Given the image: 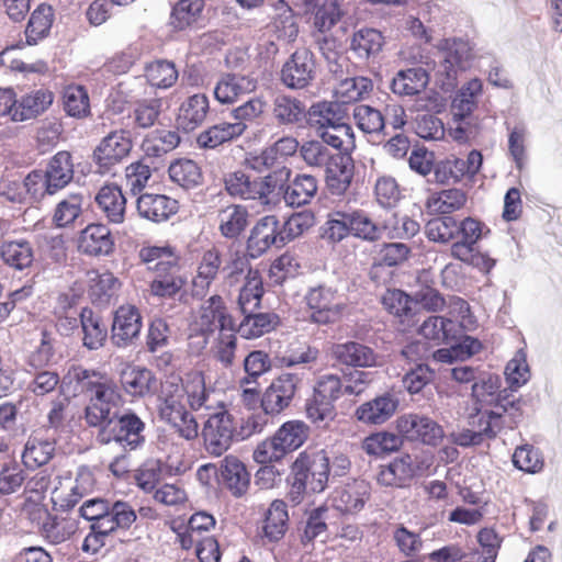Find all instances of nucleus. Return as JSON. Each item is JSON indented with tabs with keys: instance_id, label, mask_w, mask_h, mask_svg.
<instances>
[{
	"instance_id": "9b49d317",
	"label": "nucleus",
	"mask_w": 562,
	"mask_h": 562,
	"mask_svg": "<svg viewBox=\"0 0 562 562\" xmlns=\"http://www.w3.org/2000/svg\"><path fill=\"white\" fill-rule=\"evenodd\" d=\"M133 148L131 133L116 130L104 136L93 150V160L103 172L125 159Z\"/></svg>"
},
{
	"instance_id": "0e129e2a",
	"label": "nucleus",
	"mask_w": 562,
	"mask_h": 562,
	"mask_svg": "<svg viewBox=\"0 0 562 562\" xmlns=\"http://www.w3.org/2000/svg\"><path fill=\"white\" fill-rule=\"evenodd\" d=\"M289 453L299 449L308 438V426L302 420H289L274 434Z\"/></svg>"
},
{
	"instance_id": "4be33fe9",
	"label": "nucleus",
	"mask_w": 562,
	"mask_h": 562,
	"mask_svg": "<svg viewBox=\"0 0 562 562\" xmlns=\"http://www.w3.org/2000/svg\"><path fill=\"white\" fill-rule=\"evenodd\" d=\"M94 201L109 223L122 224L124 222L126 199L117 186H103L97 193Z\"/></svg>"
},
{
	"instance_id": "680f3d73",
	"label": "nucleus",
	"mask_w": 562,
	"mask_h": 562,
	"mask_svg": "<svg viewBox=\"0 0 562 562\" xmlns=\"http://www.w3.org/2000/svg\"><path fill=\"white\" fill-rule=\"evenodd\" d=\"M170 179L182 188H193L200 184L202 171L192 159L181 158L173 161L168 169Z\"/></svg>"
},
{
	"instance_id": "69168bd1",
	"label": "nucleus",
	"mask_w": 562,
	"mask_h": 562,
	"mask_svg": "<svg viewBox=\"0 0 562 562\" xmlns=\"http://www.w3.org/2000/svg\"><path fill=\"white\" fill-rule=\"evenodd\" d=\"M482 348L481 342L471 337L465 336L460 344L453 345L450 348L438 349L434 352L432 357L436 361L442 363H452L457 360H465Z\"/></svg>"
},
{
	"instance_id": "9d476101",
	"label": "nucleus",
	"mask_w": 562,
	"mask_h": 562,
	"mask_svg": "<svg viewBox=\"0 0 562 562\" xmlns=\"http://www.w3.org/2000/svg\"><path fill=\"white\" fill-rule=\"evenodd\" d=\"M396 429L408 440L434 447L438 446L445 437V431L437 422L420 414L400 416L396 419Z\"/></svg>"
},
{
	"instance_id": "774afa93",
	"label": "nucleus",
	"mask_w": 562,
	"mask_h": 562,
	"mask_svg": "<svg viewBox=\"0 0 562 562\" xmlns=\"http://www.w3.org/2000/svg\"><path fill=\"white\" fill-rule=\"evenodd\" d=\"M425 234L434 243L447 244L458 236V221L452 216L435 217L425 225Z\"/></svg>"
},
{
	"instance_id": "3c124183",
	"label": "nucleus",
	"mask_w": 562,
	"mask_h": 562,
	"mask_svg": "<svg viewBox=\"0 0 562 562\" xmlns=\"http://www.w3.org/2000/svg\"><path fill=\"white\" fill-rule=\"evenodd\" d=\"M204 0H179L170 13V25L183 31L194 25L201 18Z\"/></svg>"
},
{
	"instance_id": "13d9d810",
	"label": "nucleus",
	"mask_w": 562,
	"mask_h": 562,
	"mask_svg": "<svg viewBox=\"0 0 562 562\" xmlns=\"http://www.w3.org/2000/svg\"><path fill=\"white\" fill-rule=\"evenodd\" d=\"M308 123L316 134L328 130L342 122V116L338 112V105L330 102H318L313 104L308 112Z\"/></svg>"
},
{
	"instance_id": "6ab92c4d",
	"label": "nucleus",
	"mask_w": 562,
	"mask_h": 562,
	"mask_svg": "<svg viewBox=\"0 0 562 562\" xmlns=\"http://www.w3.org/2000/svg\"><path fill=\"white\" fill-rule=\"evenodd\" d=\"M78 248L90 256H105L114 248L109 227L101 223L89 224L80 232Z\"/></svg>"
},
{
	"instance_id": "f257e3e1",
	"label": "nucleus",
	"mask_w": 562,
	"mask_h": 562,
	"mask_svg": "<svg viewBox=\"0 0 562 562\" xmlns=\"http://www.w3.org/2000/svg\"><path fill=\"white\" fill-rule=\"evenodd\" d=\"M195 380H200L203 393H211L213 390L206 389L205 378L201 371L189 372L186 380L180 383L177 380H167L161 384L158 395V415L160 419L167 423L175 432L187 441L195 440L199 437V424L195 417L186 406L184 398L191 408V391L195 390Z\"/></svg>"
},
{
	"instance_id": "72a5a7b5",
	"label": "nucleus",
	"mask_w": 562,
	"mask_h": 562,
	"mask_svg": "<svg viewBox=\"0 0 562 562\" xmlns=\"http://www.w3.org/2000/svg\"><path fill=\"white\" fill-rule=\"evenodd\" d=\"M0 257L10 268L23 271L32 266L34 249L26 239L8 240L0 246Z\"/></svg>"
},
{
	"instance_id": "0eeeda50",
	"label": "nucleus",
	"mask_w": 562,
	"mask_h": 562,
	"mask_svg": "<svg viewBox=\"0 0 562 562\" xmlns=\"http://www.w3.org/2000/svg\"><path fill=\"white\" fill-rule=\"evenodd\" d=\"M291 470L293 475L308 480L312 492L321 493L326 488L330 475L329 453L324 449H306L299 453Z\"/></svg>"
},
{
	"instance_id": "423d86ee",
	"label": "nucleus",
	"mask_w": 562,
	"mask_h": 562,
	"mask_svg": "<svg viewBox=\"0 0 562 562\" xmlns=\"http://www.w3.org/2000/svg\"><path fill=\"white\" fill-rule=\"evenodd\" d=\"M216 329H220V331H235V322L223 297L212 295L205 300L194 313L190 323V330L204 335H213Z\"/></svg>"
},
{
	"instance_id": "7ed1b4c3",
	"label": "nucleus",
	"mask_w": 562,
	"mask_h": 562,
	"mask_svg": "<svg viewBox=\"0 0 562 562\" xmlns=\"http://www.w3.org/2000/svg\"><path fill=\"white\" fill-rule=\"evenodd\" d=\"M70 381H77L81 390L90 394L86 407V420L89 426H111L114 416L121 412L122 396L113 381L97 371L81 366H72L67 373Z\"/></svg>"
},
{
	"instance_id": "c03bdc74",
	"label": "nucleus",
	"mask_w": 562,
	"mask_h": 562,
	"mask_svg": "<svg viewBox=\"0 0 562 562\" xmlns=\"http://www.w3.org/2000/svg\"><path fill=\"white\" fill-rule=\"evenodd\" d=\"M238 326L235 325V333L243 338L254 339L271 331L278 323V316L272 313H245Z\"/></svg>"
},
{
	"instance_id": "cd10ccee",
	"label": "nucleus",
	"mask_w": 562,
	"mask_h": 562,
	"mask_svg": "<svg viewBox=\"0 0 562 562\" xmlns=\"http://www.w3.org/2000/svg\"><path fill=\"white\" fill-rule=\"evenodd\" d=\"M353 177L351 158L335 155L326 165V184L333 194L340 195L350 187Z\"/></svg>"
},
{
	"instance_id": "864d4df0",
	"label": "nucleus",
	"mask_w": 562,
	"mask_h": 562,
	"mask_svg": "<svg viewBox=\"0 0 562 562\" xmlns=\"http://www.w3.org/2000/svg\"><path fill=\"white\" fill-rule=\"evenodd\" d=\"M373 89L372 80L367 77H352L341 80L335 87L337 102L351 103L367 98Z\"/></svg>"
},
{
	"instance_id": "6e6d98bb",
	"label": "nucleus",
	"mask_w": 562,
	"mask_h": 562,
	"mask_svg": "<svg viewBox=\"0 0 562 562\" xmlns=\"http://www.w3.org/2000/svg\"><path fill=\"white\" fill-rule=\"evenodd\" d=\"M465 193L460 189H447L430 195L426 206L431 213L450 214L464 206Z\"/></svg>"
},
{
	"instance_id": "5701e85b",
	"label": "nucleus",
	"mask_w": 562,
	"mask_h": 562,
	"mask_svg": "<svg viewBox=\"0 0 562 562\" xmlns=\"http://www.w3.org/2000/svg\"><path fill=\"white\" fill-rule=\"evenodd\" d=\"M271 19L267 31L276 35L278 40L294 41L299 34V26L291 7L284 0H277L271 4Z\"/></svg>"
},
{
	"instance_id": "2f4dec72",
	"label": "nucleus",
	"mask_w": 562,
	"mask_h": 562,
	"mask_svg": "<svg viewBox=\"0 0 562 562\" xmlns=\"http://www.w3.org/2000/svg\"><path fill=\"white\" fill-rule=\"evenodd\" d=\"M247 124L241 122H220L199 134L196 142L200 147L215 148L244 134Z\"/></svg>"
},
{
	"instance_id": "09e8293b",
	"label": "nucleus",
	"mask_w": 562,
	"mask_h": 562,
	"mask_svg": "<svg viewBox=\"0 0 562 562\" xmlns=\"http://www.w3.org/2000/svg\"><path fill=\"white\" fill-rule=\"evenodd\" d=\"M80 323L83 333V346L89 350L101 348L106 340L108 330L100 317L94 315L91 310L83 308L80 313Z\"/></svg>"
},
{
	"instance_id": "052dcab7",
	"label": "nucleus",
	"mask_w": 562,
	"mask_h": 562,
	"mask_svg": "<svg viewBox=\"0 0 562 562\" xmlns=\"http://www.w3.org/2000/svg\"><path fill=\"white\" fill-rule=\"evenodd\" d=\"M402 446V435L390 431H376L366 437L361 447L370 456H382L397 451Z\"/></svg>"
},
{
	"instance_id": "6e6552de",
	"label": "nucleus",
	"mask_w": 562,
	"mask_h": 562,
	"mask_svg": "<svg viewBox=\"0 0 562 562\" xmlns=\"http://www.w3.org/2000/svg\"><path fill=\"white\" fill-rule=\"evenodd\" d=\"M301 382L302 376L297 373L285 372L277 376L262 394L263 413L274 416L288 408Z\"/></svg>"
},
{
	"instance_id": "f8f14e48",
	"label": "nucleus",
	"mask_w": 562,
	"mask_h": 562,
	"mask_svg": "<svg viewBox=\"0 0 562 562\" xmlns=\"http://www.w3.org/2000/svg\"><path fill=\"white\" fill-rule=\"evenodd\" d=\"M316 66L313 54L305 49L295 50L281 69V81L290 89H303L314 79Z\"/></svg>"
},
{
	"instance_id": "f3484780",
	"label": "nucleus",
	"mask_w": 562,
	"mask_h": 562,
	"mask_svg": "<svg viewBox=\"0 0 562 562\" xmlns=\"http://www.w3.org/2000/svg\"><path fill=\"white\" fill-rule=\"evenodd\" d=\"M140 328L142 317L138 311L131 305L121 306L114 314L111 339L115 346L126 347L138 337Z\"/></svg>"
},
{
	"instance_id": "58836bf2",
	"label": "nucleus",
	"mask_w": 562,
	"mask_h": 562,
	"mask_svg": "<svg viewBox=\"0 0 562 562\" xmlns=\"http://www.w3.org/2000/svg\"><path fill=\"white\" fill-rule=\"evenodd\" d=\"M55 440L37 436L30 437L22 452L23 464L33 470L47 464L55 454Z\"/></svg>"
},
{
	"instance_id": "f03ea898",
	"label": "nucleus",
	"mask_w": 562,
	"mask_h": 562,
	"mask_svg": "<svg viewBox=\"0 0 562 562\" xmlns=\"http://www.w3.org/2000/svg\"><path fill=\"white\" fill-rule=\"evenodd\" d=\"M194 387L190 395L191 411L207 417L201 431L204 448L210 454L220 457L229 449L235 439L238 440L235 416L216 397L214 391L203 393L200 380H195Z\"/></svg>"
},
{
	"instance_id": "7c9ffc66",
	"label": "nucleus",
	"mask_w": 562,
	"mask_h": 562,
	"mask_svg": "<svg viewBox=\"0 0 562 562\" xmlns=\"http://www.w3.org/2000/svg\"><path fill=\"white\" fill-rule=\"evenodd\" d=\"M53 191L56 193L68 186L74 178V164L69 151L56 153L43 170Z\"/></svg>"
},
{
	"instance_id": "f704fd0d",
	"label": "nucleus",
	"mask_w": 562,
	"mask_h": 562,
	"mask_svg": "<svg viewBox=\"0 0 562 562\" xmlns=\"http://www.w3.org/2000/svg\"><path fill=\"white\" fill-rule=\"evenodd\" d=\"M121 383L125 392L132 396H145L157 389L155 374L142 367L127 368L122 372Z\"/></svg>"
},
{
	"instance_id": "4468645a",
	"label": "nucleus",
	"mask_w": 562,
	"mask_h": 562,
	"mask_svg": "<svg viewBox=\"0 0 562 562\" xmlns=\"http://www.w3.org/2000/svg\"><path fill=\"white\" fill-rule=\"evenodd\" d=\"M112 431L114 441L134 450L145 441V423L131 409H123L114 416Z\"/></svg>"
},
{
	"instance_id": "79ce46f5",
	"label": "nucleus",
	"mask_w": 562,
	"mask_h": 562,
	"mask_svg": "<svg viewBox=\"0 0 562 562\" xmlns=\"http://www.w3.org/2000/svg\"><path fill=\"white\" fill-rule=\"evenodd\" d=\"M272 114L282 125H296L306 116V109L302 101L286 94H278L273 100Z\"/></svg>"
},
{
	"instance_id": "603ef678",
	"label": "nucleus",
	"mask_w": 562,
	"mask_h": 562,
	"mask_svg": "<svg viewBox=\"0 0 562 562\" xmlns=\"http://www.w3.org/2000/svg\"><path fill=\"white\" fill-rule=\"evenodd\" d=\"M317 192V181L313 176L299 175L286 187L284 201L291 206L307 204Z\"/></svg>"
},
{
	"instance_id": "c756f323",
	"label": "nucleus",
	"mask_w": 562,
	"mask_h": 562,
	"mask_svg": "<svg viewBox=\"0 0 562 562\" xmlns=\"http://www.w3.org/2000/svg\"><path fill=\"white\" fill-rule=\"evenodd\" d=\"M221 265V254L216 248H211L202 255L196 276L192 281L194 296H204L206 294L220 271Z\"/></svg>"
},
{
	"instance_id": "ddd939ff",
	"label": "nucleus",
	"mask_w": 562,
	"mask_h": 562,
	"mask_svg": "<svg viewBox=\"0 0 562 562\" xmlns=\"http://www.w3.org/2000/svg\"><path fill=\"white\" fill-rule=\"evenodd\" d=\"M285 237L279 231V221L274 215H267L260 218L252 227L247 241V249L252 258L260 257L271 246H283Z\"/></svg>"
},
{
	"instance_id": "c85d7f7f",
	"label": "nucleus",
	"mask_w": 562,
	"mask_h": 562,
	"mask_svg": "<svg viewBox=\"0 0 562 562\" xmlns=\"http://www.w3.org/2000/svg\"><path fill=\"white\" fill-rule=\"evenodd\" d=\"M289 528L288 506L282 499H274L270 503L265 513L262 533L269 542L280 541Z\"/></svg>"
},
{
	"instance_id": "de8ad7c7",
	"label": "nucleus",
	"mask_w": 562,
	"mask_h": 562,
	"mask_svg": "<svg viewBox=\"0 0 562 562\" xmlns=\"http://www.w3.org/2000/svg\"><path fill=\"white\" fill-rule=\"evenodd\" d=\"M383 234L390 239H409L420 231L419 223L407 214L392 212L382 222Z\"/></svg>"
},
{
	"instance_id": "37998d69",
	"label": "nucleus",
	"mask_w": 562,
	"mask_h": 562,
	"mask_svg": "<svg viewBox=\"0 0 562 562\" xmlns=\"http://www.w3.org/2000/svg\"><path fill=\"white\" fill-rule=\"evenodd\" d=\"M300 144L295 137L284 136L272 146L267 147L258 157H255L251 167L261 170L262 167H272L280 158H288L300 150Z\"/></svg>"
},
{
	"instance_id": "a19ab883",
	"label": "nucleus",
	"mask_w": 562,
	"mask_h": 562,
	"mask_svg": "<svg viewBox=\"0 0 562 562\" xmlns=\"http://www.w3.org/2000/svg\"><path fill=\"white\" fill-rule=\"evenodd\" d=\"M475 414L469 417V425L482 435L483 441L495 438L504 428V416L495 407H475Z\"/></svg>"
},
{
	"instance_id": "39448f33",
	"label": "nucleus",
	"mask_w": 562,
	"mask_h": 562,
	"mask_svg": "<svg viewBox=\"0 0 562 562\" xmlns=\"http://www.w3.org/2000/svg\"><path fill=\"white\" fill-rule=\"evenodd\" d=\"M441 55L437 68V76L443 89L456 86L460 72L470 68L474 58L473 47L462 38H442L436 45Z\"/></svg>"
},
{
	"instance_id": "473e14b6",
	"label": "nucleus",
	"mask_w": 562,
	"mask_h": 562,
	"mask_svg": "<svg viewBox=\"0 0 562 562\" xmlns=\"http://www.w3.org/2000/svg\"><path fill=\"white\" fill-rule=\"evenodd\" d=\"M54 94L48 89H38L16 101V109L12 112L13 121H25L45 112L53 103Z\"/></svg>"
},
{
	"instance_id": "e433bc0d",
	"label": "nucleus",
	"mask_w": 562,
	"mask_h": 562,
	"mask_svg": "<svg viewBox=\"0 0 562 562\" xmlns=\"http://www.w3.org/2000/svg\"><path fill=\"white\" fill-rule=\"evenodd\" d=\"M483 83L480 79H471L457 92L452 100L453 121H463L476 108L477 98L482 94Z\"/></svg>"
},
{
	"instance_id": "393cba45",
	"label": "nucleus",
	"mask_w": 562,
	"mask_h": 562,
	"mask_svg": "<svg viewBox=\"0 0 562 562\" xmlns=\"http://www.w3.org/2000/svg\"><path fill=\"white\" fill-rule=\"evenodd\" d=\"M415 474L416 465L412 456L403 454L381 467L378 482L384 486L402 487L408 484Z\"/></svg>"
},
{
	"instance_id": "dca6fc26",
	"label": "nucleus",
	"mask_w": 562,
	"mask_h": 562,
	"mask_svg": "<svg viewBox=\"0 0 562 562\" xmlns=\"http://www.w3.org/2000/svg\"><path fill=\"white\" fill-rule=\"evenodd\" d=\"M257 79L251 75L223 74L214 87V97L222 104H232L241 95L257 89Z\"/></svg>"
},
{
	"instance_id": "4d7b16f0",
	"label": "nucleus",
	"mask_w": 562,
	"mask_h": 562,
	"mask_svg": "<svg viewBox=\"0 0 562 562\" xmlns=\"http://www.w3.org/2000/svg\"><path fill=\"white\" fill-rule=\"evenodd\" d=\"M383 34L375 29H361L351 40V49L361 58L376 56L384 46Z\"/></svg>"
},
{
	"instance_id": "20e7f679",
	"label": "nucleus",
	"mask_w": 562,
	"mask_h": 562,
	"mask_svg": "<svg viewBox=\"0 0 562 562\" xmlns=\"http://www.w3.org/2000/svg\"><path fill=\"white\" fill-rule=\"evenodd\" d=\"M304 301L311 322L329 325L339 322L349 310L348 295L337 286L318 284L307 290Z\"/></svg>"
},
{
	"instance_id": "ea45409f",
	"label": "nucleus",
	"mask_w": 562,
	"mask_h": 562,
	"mask_svg": "<svg viewBox=\"0 0 562 562\" xmlns=\"http://www.w3.org/2000/svg\"><path fill=\"white\" fill-rule=\"evenodd\" d=\"M54 22V10L46 3H41L31 14L25 29L27 45H36L48 36Z\"/></svg>"
},
{
	"instance_id": "1a4fd4ad",
	"label": "nucleus",
	"mask_w": 562,
	"mask_h": 562,
	"mask_svg": "<svg viewBox=\"0 0 562 562\" xmlns=\"http://www.w3.org/2000/svg\"><path fill=\"white\" fill-rule=\"evenodd\" d=\"M274 188L270 176L250 180L246 173L235 171L225 178V189L229 195L244 200H259L263 205L272 202L271 194Z\"/></svg>"
},
{
	"instance_id": "bf43d9fd",
	"label": "nucleus",
	"mask_w": 562,
	"mask_h": 562,
	"mask_svg": "<svg viewBox=\"0 0 562 562\" xmlns=\"http://www.w3.org/2000/svg\"><path fill=\"white\" fill-rule=\"evenodd\" d=\"M262 294V281L258 272L249 271L238 296V306L241 314L256 312L260 307Z\"/></svg>"
},
{
	"instance_id": "412c9836",
	"label": "nucleus",
	"mask_w": 562,
	"mask_h": 562,
	"mask_svg": "<svg viewBox=\"0 0 562 562\" xmlns=\"http://www.w3.org/2000/svg\"><path fill=\"white\" fill-rule=\"evenodd\" d=\"M209 110L210 102L205 94L196 93L187 98L178 110V127L184 132L196 130L205 121Z\"/></svg>"
},
{
	"instance_id": "4c0bfd02",
	"label": "nucleus",
	"mask_w": 562,
	"mask_h": 562,
	"mask_svg": "<svg viewBox=\"0 0 562 562\" xmlns=\"http://www.w3.org/2000/svg\"><path fill=\"white\" fill-rule=\"evenodd\" d=\"M139 258L154 273L179 267V257L170 246H145L139 250Z\"/></svg>"
},
{
	"instance_id": "49530a36",
	"label": "nucleus",
	"mask_w": 562,
	"mask_h": 562,
	"mask_svg": "<svg viewBox=\"0 0 562 562\" xmlns=\"http://www.w3.org/2000/svg\"><path fill=\"white\" fill-rule=\"evenodd\" d=\"M180 142L177 131L155 130L146 135L142 148L147 156L159 157L176 149Z\"/></svg>"
},
{
	"instance_id": "338daca9",
	"label": "nucleus",
	"mask_w": 562,
	"mask_h": 562,
	"mask_svg": "<svg viewBox=\"0 0 562 562\" xmlns=\"http://www.w3.org/2000/svg\"><path fill=\"white\" fill-rule=\"evenodd\" d=\"M145 77L150 86L159 89H168L176 83L178 71L172 63L156 60L147 65Z\"/></svg>"
},
{
	"instance_id": "e2e57ef3",
	"label": "nucleus",
	"mask_w": 562,
	"mask_h": 562,
	"mask_svg": "<svg viewBox=\"0 0 562 562\" xmlns=\"http://www.w3.org/2000/svg\"><path fill=\"white\" fill-rule=\"evenodd\" d=\"M350 234L366 241H376L383 236V228L361 211L349 212Z\"/></svg>"
},
{
	"instance_id": "a18cd8bd",
	"label": "nucleus",
	"mask_w": 562,
	"mask_h": 562,
	"mask_svg": "<svg viewBox=\"0 0 562 562\" xmlns=\"http://www.w3.org/2000/svg\"><path fill=\"white\" fill-rule=\"evenodd\" d=\"M218 228L226 238H236L248 225V212L244 206L232 204L218 212Z\"/></svg>"
},
{
	"instance_id": "c9c22d12",
	"label": "nucleus",
	"mask_w": 562,
	"mask_h": 562,
	"mask_svg": "<svg viewBox=\"0 0 562 562\" xmlns=\"http://www.w3.org/2000/svg\"><path fill=\"white\" fill-rule=\"evenodd\" d=\"M429 75L422 67L400 70L392 80V91L398 95H415L426 89Z\"/></svg>"
},
{
	"instance_id": "a878e982",
	"label": "nucleus",
	"mask_w": 562,
	"mask_h": 562,
	"mask_svg": "<svg viewBox=\"0 0 562 562\" xmlns=\"http://www.w3.org/2000/svg\"><path fill=\"white\" fill-rule=\"evenodd\" d=\"M305 13L314 15L313 25L319 33L329 32L341 19L338 0H302Z\"/></svg>"
},
{
	"instance_id": "8fccbe9b",
	"label": "nucleus",
	"mask_w": 562,
	"mask_h": 562,
	"mask_svg": "<svg viewBox=\"0 0 562 562\" xmlns=\"http://www.w3.org/2000/svg\"><path fill=\"white\" fill-rule=\"evenodd\" d=\"M419 333L426 339L437 342L454 340L459 334L457 324L451 318L442 316H429L419 327Z\"/></svg>"
},
{
	"instance_id": "bb28decb",
	"label": "nucleus",
	"mask_w": 562,
	"mask_h": 562,
	"mask_svg": "<svg viewBox=\"0 0 562 562\" xmlns=\"http://www.w3.org/2000/svg\"><path fill=\"white\" fill-rule=\"evenodd\" d=\"M221 479L225 487L236 497L246 494L250 484V474L246 465L234 456H226L223 459Z\"/></svg>"
},
{
	"instance_id": "aec40b11",
	"label": "nucleus",
	"mask_w": 562,
	"mask_h": 562,
	"mask_svg": "<svg viewBox=\"0 0 562 562\" xmlns=\"http://www.w3.org/2000/svg\"><path fill=\"white\" fill-rule=\"evenodd\" d=\"M330 356L337 362L355 368L374 367L378 360L372 348L357 341L334 344L330 347Z\"/></svg>"
},
{
	"instance_id": "2eb2a0df",
	"label": "nucleus",
	"mask_w": 562,
	"mask_h": 562,
	"mask_svg": "<svg viewBox=\"0 0 562 562\" xmlns=\"http://www.w3.org/2000/svg\"><path fill=\"white\" fill-rule=\"evenodd\" d=\"M400 400L396 394L385 392L361 404L355 412L357 419L366 425H382L396 413Z\"/></svg>"
},
{
	"instance_id": "b1692460",
	"label": "nucleus",
	"mask_w": 562,
	"mask_h": 562,
	"mask_svg": "<svg viewBox=\"0 0 562 562\" xmlns=\"http://www.w3.org/2000/svg\"><path fill=\"white\" fill-rule=\"evenodd\" d=\"M140 217L151 222L168 220L178 210V202L165 194H142L136 202Z\"/></svg>"
},
{
	"instance_id": "5fc2aeb1",
	"label": "nucleus",
	"mask_w": 562,
	"mask_h": 562,
	"mask_svg": "<svg viewBox=\"0 0 562 562\" xmlns=\"http://www.w3.org/2000/svg\"><path fill=\"white\" fill-rule=\"evenodd\" d=\"M89 276V294L93 302L106 304L119 289V280L109 271H91Z\"/></svg>"
},
{
	"instance_id": "a211bd4d",
	"label": "nucleus",
	"mask_w": 562,
	"mask_h": 562,
	"mask_svg": "<svg viewBox=\"0 0 562 562\" xmlns=\"http://www.w3.org/2000/svg\"><path fill=\"white\" fill-rule=\"evenodd\" d=\"M370 486L363 480H353L336 488L331 496L333 506L346 514L361 510L369 498Z\"/></svg>"
}]
</instances>
